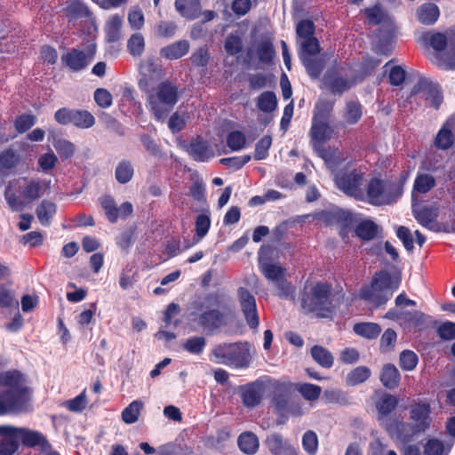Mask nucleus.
<instances>
[{"instance_id":"obj_1","label":"nucleus","mask_w":455,"mask_h":455,"mask_svg":"<svg viewBox=\"0 0 455 455\" xmlns=\"http://www.w3.org/2000/svg\"><path fill=\"white\" fill-rule=\"evenodd\" d=\"M28 398L23 375L18 371L0 374V415L20 411Z\"/></svg>"},{"instance_id":"obj_2","label":"nucleus","mask_w":455,"mask_h":455,"mask_svg":"<svg viewBox=\"0 0 455 455\" xmlns=\"http://www.w3.org/2000/svg\"><path fill=\"white\" fill-rule=\"evenodd\" d=\"M420 41L436 52L433 61L438 67L443 69H455V27L443 32H425L420 36Z\"/></svg>"},{"instance_id":"obj_3","label":"nucleus","mask_w":455,"mask_h":455,"mask_svg":"<svg viewBox=\"0 0 455 455\" xmlns=\"http://www.w3.org/2000/svg\"><path fill=\"white\" fill-rule=\"evenodd\" d=\"M331 286L328 283H306L300 293V306L306 314L314 313L317 317L327 318L334 310Z\"/></svg>"},{"instance_id":"obj_4","label":"nucleus","mask_w":455,"mask_h":455,"mask_svg":"<svg viewBox=\"0 0 455 455\" xmlns=\"http://www.w3.org/2000/svg\"><path fill=\"white\" fill-rule=\"evenodd\" d=\"M147 91V103L156 121L164 122L179 100V89L170 81Z\"/></svg>"},{"instance_id":"obj_5","label":"nucleus","mask_w":455,"mask_h":455,"mask_svg":"<svg viewBox=\"0 0 455 455\" xmlns=\"http://www.w3.org/2000/svg\"><path fill=\"white\" fill-rule=\"evenodd\" d=\"M400 283V275L392 276L387 271L381 270L374 275L370 286L362 289L361 298L377 307L384 305L398 289Z\"/></svg>"},{"instance_id":"obj_6","label":"nucleus","mask_w":455,"mask_h":455,"mask_svg":"<svg viewBox=\"0 0 455 455\" xmlns=\"http://www.w3.org/2000/svg\"><path fill=\"white\" fill-rule=\"evenodd\" d=\"M406 176L399 181L372 179L367 187L368 202L373 205L391 204L403 194Z\"/></svg>"},{"instance_id":"obj_7","label":"nucleus","mask_w":455,"mask_h":455,"mask_svg":"<svg viewBox=\"0 0 455 455\" xmlns=\"http://www.w3.org/2000/svg\"><path fill=\"white\" fill-rule=\"evenodd\" d=\"M221 298L217 293H210L205 296L204 301H194L192 303V307L196 310V312H192V315H196L197 313V317L194 320L196 321L197 324L202 327L204 330L208 331H213L219 329L224 323V315L219 309H208L211 306H217L220 304Z\"/></svg>"},{"instance_id":"obj_8","label":"nucleus","mask_w":455,"mask_h":455,"mask_svg":"<svg viewBox=\"0 0 455 455\" xmlns=\"http://www.w3.org/2000/svg\"><path fill=\"white\" fill-rule=\"evenodd\" d=\"M212 355L217 363L235 368H246L251 360L247 342L219 344L212 348Z\"/></svg>"},{"instance_id":"obj_9","label":"nucleus","mask_w":455,"mask_h":455,"mask_svg":"<svg viewBox=\"0 0 455 455\" xmlns=\"http://www.w3.org/2000/svg\"><path fill=\"white\" fill-rule=\"evenodd\" d=\"M412 94L422 93V97L429 106L437 109L443 102V97L439 84L428 77L420 76L414 84Z\"/></svg>"},{"instance_id":"obj_10","label":"nucleus","mask_w":455,"mask_h":455,"mask_svg":"<svg viewBox=\"0 0 455 455\" xmlns=\"http://www.w3.org/2000/svg\"><path fill=\"white\" fill-rule=\"evenodd\" d=\"M334 180L336 186L346 195L357 199L363 197V192L360 189L363 181L362 173L355 170L346 172H339L336 173Z\"/></svg>"},{"instance_id":"obj_11","label":"nucleus","mask_w":455,"mask_h":455,"mask_svg":"<svg viewBox=\"0 0 455 455\" xmlns=\"http://www.w3.org/2000/svg\"><path fill=\"white\" fill-rule=\"evenodd\" d=\"M380 426L387 432L389 436L402 443H408L418 432L411 423L397 419H380Z\"/></svg>"},{"instance_id":"obj_12","label":"nucleus","mask_w":455,"mask_h":455,"mask_svg":"<svg viewBox=\"0 0 455 455\" xmlns=\"http://www.w3.org/2000/svg\"><path fill=\"white\" fill-rule=\"evenodd\" d=\"M237 298L241 310L251 329H257L259 324L255 297L243 287L237 290Z\"/></svg>"},{"instance_id":"obj_13","label":"nucleus","mask_w":455,"mask_h":455,"mask_svg":"<svg viewBox=\"0 0 455 455\" xmlns=\"http://www.w3.org/2000/svg\"><path fill=\"white\" fill-rule=\"evenodd\" d=\"M265 392V382L262 379L247 383L238 387L243 404L247 408L258 406L263 398Z\"/></svg>"},{"instance_id":"obj_14","label":"nucleus","mask_w":455,"mask_h":455,"mask_svg":"<svg viewBox=\"0 0 455 455\" xmlns=\"http://www.w3.org/2000/svg\"><path fill=\"white\" fill-rule=\"evenodd\" d=\"M0 455H13L19 449V427L0 426Z\"/></svg>"},{"instance_id":"obj_15","label":"nucleus","mask_w":455,"mask_h":455,"mask_svg":"<svg viewBox=\"0 0 455 455\" xmlns=\"http://www.w3.org/2000/svg\"><path fill=\"white\" fill-rule=\"evenodd\" d=\"M92 60V54L76 49H71L61 56L62 64L72 72H79L86 68Z\"/></svg>"},{"instance_id":"obj_16","label":"nucleus","mask_w":455,"mask_h":455,"mask_svg":"<svg viewBox=\"0 0 455 455\" xmlns=\"http://www.w3.org/2000/svg\"><path fill=\"white\" fill-rule=\"evenodd\" d=\"M430 405L428 403H416L410 410V419L414 429L419 433L426 431L430 424Z\"/></svg>"},{"instance_id":"obj_17","label":"nucleus","mask_w":455,"mask_h":455,"mask_svg":"<svg viewBox=\"0 0 455 455\" xmlns=\"http://www.w3.org/2000/svg\"><path fill=\"white\" fill-rule=\"evenodd\" d=\"M272 387V405L279 413L289 411V397L292 391L291 384L275 381Z\"/></svg>"},{"instance_id":"obj_18","label":"nucleus","mask_w":455,"mask_h":455,"mask_svg":"<svg viewBox=\"0 0 455 455\" xmlns=\"http://www.w3.org/2000/svg\"><path fill=\"white\" fill-rule=\"evenodd\" d=\"M266 444L273 455H293L298 452L294 446L279 433L268 435Z\"/></svg>"},{"instance_id":"obj_19","label":"nucleus","mask_w":455,"mask_h":455,"mask_svg":"<svg viewBox=\"0 0 455 455\" xmlns=\"http://www.w3.org/2000/svg\"><path fill=\"white\" fill-rule=\"evenodd\" d=\"M141 78L139 81V86L141 90H148L150 83L158 81L163 76L161 68L151 60H148L140 66Z\"/></svg>"},{"instance_id":"obj_20","label":"nucleus","mask_w":455,"mask_h":455,"mask_svg":"<svg viewBox=\"0 0 455 455\" xmlns=\"http://www.w3.org/2000/svg\"><path fill=\"white\" fill-rule=\"evenodd\" d=\"M20 441L27 447H36L40 445L44 451L51 449V444L45 438V436L35 430H31L26 427H19Z\"/></svg>"},{"instance_id":"obj_21","label":"nucleus","mask_w":455,"mask_h":455,"mask_svg":"<svg viewBox=\"0 0 455 455\" xmlns=\"http://www.w3.org/2000/svg\"><path fill=\"white\" fill-rule=\"evenodd\" d=\"M332 129L326 121H312L310 137L314 149L331 138Z\"/></svg>"},{"instance_id":"obj_22","label":"nucleus","mask_w":455,"mask_h":455,"mask_svg":"<svg viewBox=\"0 0 455 455\" xmlns=\"http://www.w3.org/2000/svg\"><path fill=\"white\" fill-rule=\"evenodd\" d=\"M188 153L195 161L199 162H206L214 156L209 143L199 137L190 143Z\"/></svg>"},{"instance_id":"obj_23","label":"nucleus","mask_w":455,"mask_h":455,"mask_svg":"<svg viewBox=\"0 0 455 455\" xmlns=\"http://www.w3.org/2000/svg\"><path fill=\"white\" fill-rule=\"evenodd\" d=\"M454 118H449L438 132L435 139V146L442 150L449 149L453 144L452 128L454 126Z\"/></svg>"},{"instance_id":"obj_24","label":"nucleus","mask_w":455,"mask_h":455,"mask_svg":"<svg viewBox=\"0 0 455 455\" xmlns=\"http://www.w3.org/2000/svg\"><path fill=\"white\" fill-rule=\"evenodd\" d=\"M315 151L324 160L326 165L330 169L337 168L345 160L343 154L335 148H324L322 146L315 148Z\"/></svg>"},{"instance_id":"obj_25","label":"nucleus","mask_w":455,"mask_h":455,"mask_svg":"<svg viewBox=\"0 0 455 455\" xmlns=\"http://www.w3.org/2000/svg\"><path fill=\"white\" fill-rule=\"evenodd\" d=\"M189 51V43L187 40H180L160 50V55L167 60H177L185 56Z\"/></svg>"},{"instance_id":"obj_26","label":"nucleus","mask_w":455,"mask_h":455,"mask_svg":"<svg viewBox=\"0 0 455 455\" xmlns=\"http://www.w3.org/2000/svg\"><path fill=\"white\" fill-rule=\"evenodd\" d=\"M177 11L188 20H195L201 14V4L199 0H176Z\"/></svg>"},{"instance_id":"obj_27","label":"nucleus","mask_w":455,"mask_h":455,"mask_svg":"<svg viewBox=\"0 0 455 455\" xmlns=\"http://www.w3.org/2000/svg\"><path fill=\"white\" fill-rule=\"evenodd\" d=\"M400 379V372L394 364L386 363L382 367L380 381L385 387L388 389H394L397 387L399 386Z\"/></svg>"},{"instance_id":"obj_28","label":"nucleus","mask_w":455,"mask_h":455,"mask_svg":"<svg viewBox=\"0 0 455 455\" xmlns=\"http://www.w3.org/2000/svg\"><path fill=\"white\" fill-rule=\"evenodd\" d=\"M437 215L438 209L435 207L423 206L414 210V216L418 222L428 229H434Z\"/></svg>"},{"instance_id":"obj_29","label":"nucleus","mask_w":455,"mask_h":455,"mask_svg":"<svg viewBox=\"0 0 455 455\" xmlns=\"http://www.w3.org/2000/svg\"><path fill=\"white\" fill-rule=\"evenodd\" d=\"M57 211V206L54 203L43 200L36 209V214L39 220V222L43 226H49L52 222V217L55 215Z\"/></svg>"},{"instance_id":"obj_30","label":"nucleus","mask_w":455,"mask_h":455,"mask_svg":"<svg viewBox=\"0 0 455 455\" xmlns=\"http://www.w3.org/2000/svg\"><path fill=\"white\" fill-rule=\"evenodd\" d=\"M310 354L314 361L321 367L330 369L334 363L332 354L324 347L315 345L310 349Z\"/></svg>"},{"instance_id":"obj_31","label":"nucleus","mask_w":455,"mask_h":455,"mask_svg":"<svg viewBox=\"0 0 455 455\" xmlns=\"http://www.w3.org/2000/svg\"><path fill=\"white\" fill-rule=\"evenodd\" d=\"M417 16L422 24L432 25L439 17V9L435 4L427 3L418 9Z\"/></svg>"},{"instance_id":"obj_32","label":"nucleus","mask_w":455,"mask_h":455,"mask_svg":"<svg viewBox=\"0 0 455 455\" xmlns=\"http://www.w3.org/2000/svg\"><path fill=\"white\" fill-rule=\"evenodd\" d=\"M398 404L397 398L390 394H385L377 403V410L379 413L378 420L380 419H388L387 416L395 409Z\"/></svg>"},{"instance_id":"obj_33","label":"nucleus","mask_w":455,"mask_h":455,"mask_svg":"<svg viewBox=\"0 0 455 455\" xmlns=\"http://www.w3.org/2000/svg\"><path fill=\"white\" fill-rule=\"evenodd\" d=\"M240 450L249 455L256 453L259 449V440L252 432L242 433L237 440Z\"/></svg>"},{"instance_id":"obj_34","label":"nucleus","mask_w":455,"mask_h":455,"mask_svg":"<svg viewBox=\"0 0 455 455\" xmlns=\"http://www.w3.org/2000/svg\"><path fill=\"white\" fill-rule=\"evenodd\" d=\"M44 185L46 186L44 182L37 180H26L21 190L22 196L29 202L39 199L42 196Z\"/></svg>"},{"instance_id":"obj_35","label":"nucleus","mask_w":455,"mask_h":455,"mask_svg":"<svg viewBox=\"0 0 455 455\" xmlns=\"http://www.w3.org/2000/svg\"><path fill=\"white\" fill-rule=\"evenodd\" d=\"M363 116L362 105L356 100L348 101L345 107L343 118L347 124H355Z\"/></svg>"},{"instance_id":"obj_36","label":"nucleus","mask_w":455,"mask_h":455,"mask_svg":"<svg viewBox=\"0 0 455 455\" xmlns=\"http://www.w3.org/2000/svg\"><path fill=\"white\" fill-rule=\"evenodd\" d=\"M300 59L307 69V74L312 78H318L324 68L323 60L321 59L307 56L305 54H301Z\"/></svg>"},{"instance_id":"obj_37","label":"nucleus","mask_w":455,"mask_h":455,"mask_svg":"<svg viewBox=\"0 0 455 455\" xmlns=\"http://www.w3.org/2000/svg\"><path fill=\"white\" fill-rule=\"evenodd\" d=\"M378 232V226L370 220H363L355 228V235L363 241L372 240Z\"/></svg>"},{"instance_id":"obj_38","label":"nucleus","mask_w":455,"mask_h":455,"mask_svg":"<svg viewBox=\"0 0 455 455\" xmlns=\"http://www.w3.org/2000/svg\"><path fill=\"white\" fill-rule=\"evenodd\" d=\"M435 186V179L428 173H419L413 185V193L426 194Z\"/></svg>"},{"instance_id":"obj_39","label":"nucleus","mask_w":455,"mask_h":455,"mask_svg":"<svg viewBox=\"0 0 455 455\" xmlns=\"http://www.w3.org/2000/svg\"><path fill=\"white\" fill-rule=\"evenodd\" d=\"M52 143L61 158L68 159L74 156L76 147L71 141L66 139L53 137Z\"/></svg>"},{"instance_id":"obj_40","label":"nucleus","mask_w":455,"mask_h":455,"mask_svg":"<svg viewBox=\"0 0 455 455\" xmlns=\"http://www.w3.org/2000/svg\"><path fill=\"white\" fill-rule=\"evenodd\" d=\"M353 329L357 335L366 339H375L381 331L380 326L374 323H355Z\"/></svg>"},{"instance_id":"obj_41","label":"nucleus","mask_w":455,"mask_h":455,"mask_svg":"<svg viewBox=\"0 0 455 455\" xmlns=\"http://www.w3.org/2000/svg\"><path fill=\"white\" fill-rule=\"evenodd\" d=\"M371 376V370L366 366H358L352 370L346 377L348 386H355L367 380Z\"/></svg>"},{"instance_id":"obj_42","label":"nucleus","mask_w":455,"mask_h":455,"mask_svg":"<svg viewBox=\"0 0 455 455\" xmlns=\"http://www.w3.org/2000/svg\"><path fill=\"white\" fill-rule=\"evenodd\" d=\"M122 23V16L116 14L110 17L106 25V34L108 41L116 42L119 39Z\"/></svg>"},{"instance_id":"obj_43","label":"nucleus","mask_w":455,"mask_h":455,"mask_svg":"<svg viewBox=\"0 0 455 455\" xmlns=\"http://www.w3.org/2000/svg\"><path fill=\"white\" fill-rule=\"evenodd\" d=\"M143 403L139 400L132 402L122 412V419L126 424H133L139 419Z\"/></svg>"},{"instance_id":"obj_44","label":"nucleus","mask_w":455,"mask_h":455,"mask_svg":"<svg viewBox=\"0 0 455 455\" xmlns=\"http://www.w3.org/2000/svg\"><path fill=\"white\" fill-rule=\"evenodd\" d=\"M277 106L276 96L273 92H264L258 97L257 107L265 113L273 112Z\"/></svg>"},{"instance_id":"obj_45","label":"nucleus","mask_w":455,"mask_h":455,"mask_svg":"<svg viewBox=\"0 0 455 455\" xmlns=\"http://www.w3.org/2000/svg\"><path fill=\"white\" fill-rule=\"evenodd\" d=\"M95 118L87 110L76 109L72 124L80 129H88L94 125Z\"/></svg>"},{"instance_id":"obj_46","label":"nucleus","mask_w":455,"mask_h":455,"mask_svg":"<svg viewBox=\"0 0 455 455\" xmlns=\"http://www.w3.org/2000/svg\"><path fill=\"white\" fill-rule=\"evenodd\" d=\"M134 170L130 161L124 160L116 168L115 177L121 184H126L133 176Z\"/></svg>"},{"instance_id":"obj_47","label":"nucleus","mask_w":455,"mask_h":455,"mask_svg":"<svg viewBox=\"0 0 455 455\" xmlns=\"http://www.w3.org/2000/svg\"><path fill=\"white\" fill-rule=\"evenodd\" d=\"M262 272L267 279L275 283L284 278L286 270L278 264L266 263L262 266Z\"/></svg>"},{"instance_id":"obj_48","label":"nucleus","mask_w":455,"mask_h":455,"mask_svg":"<svg viewBox=\"0 0 455 455\" xmlns=\"http://www.w3.org/2000/svg\"><path fill=\"white\" fill-rule=\"evenodd\" d=\"M333 108V104L327 100H319L314 109V116L312 121H326Z\"/></svg>"},{"instance_id":"obj_49","label":"nucleus","mask_w":455,"mask_h":455,"mask_svg":"<svg viewBox=\"0 0 455 455\" xmlns=\"http://www.w3.org/2000/svg\"><path fill=\"white\" fill-rule=\"evenodd\" d=\"M206 346V339L203 336H194L188 339L182 347L188 353L193 355H200L203 353Z\"/></svg>"},{"instance_id":"obj_50","label":"nucleus","mask_w":455,"mask_h":455,"mask_svg":"<svg viewBox=\"0 0 455 455\" xmlns=\"http://www.w3.org/2000/svg\"><path fill=\"white\" fill-rule=\"evenodd\" d=\"M275 49L272 43L268 40L260 42L257 46V56L261 63L268 64L275 56Z\"/></svg>"},{"instance_id":"obj_51","label":"nucleus","mask_w":455,"mask_h":455,"mask_svg":"<svg viewBox=\"0 0 455 455\" xmlns=\"http://www.w3.org/2000/svg\"><path fill=\"white\" fill-rule=\"evenodd\" d=\"M225 51L228 55L235 56L243 50V41L237 33L229 34L224 44Z\"/></svg>"},{"instance_id":"obj_52","label":"nucleus","mask_w":455,"mask_h":455,"mask_svg":"<svg viewBox=\"0 0 455 455\" xmlns=\"http://www.w3.org/2000/svg\"><path fill=\"white\" fill-rule=\"evenodd\" d=\"M303 450L308 455H315L318 451V437L313 430H307L302 436Z\"/></svg>"},{"instance_id":"obj_53","label":"nucleus","mask_w":455,"mask_h":455,"mask_svg":"<svg viewBox=\"0 0 455 455\" xmlns=\"http://www.w3.org/2000/svg\"><path fill=\"white\" fill-rule=\"evenodd\" d=\"M127 48L133 57H140L145 49V40L140 33L132 35L127 42Z\"/></svg>"},{"instance_id":"obj_54","label":"nucleus","mask_w":455,"mask_h":455,"mask_svg":"<svg viewBox=\"0 0 455 455\" xmlns=\"http://www.w3.org/2000/svg\"><path fill=\"white\" fill-rule=\"evenodd\" d=\"M297 390L307 401H315L318 399L322 392L321 387L310 383L298 385Z\"/></svg>"},{"instance_id":"obj_55","label":"nucleus","mask_w":455,"mask_h":455,"mask_svg":"<svg viewBox=\"0 0 455 455\" xmlns=\"http://www.w3.org/2000/svg\"><path fill=\"white\" fill-rule=\"evenodd\" d=\"M100 202L108 220L111 223L116 222L118 214L116 213L117 206L115 203V200L109 196H105L100 199Z\"/></svg>"},{"instance_id":"obj_56","label":"nucleus","mask_w":455,"mask_h":455,"mask_svg":"<svg viewBox=\"0 0 455 455\" xmlns=\"http://www.w3.org/2000/svg\"><path fill=\"white\" fill-rule=\"evenodd\" d=\"M418 355L411 350H403L400 354L399 364L404 371H412L418 364Z\"/></svg>"},{"instance_id":"obj_57","label":"nucleus","mask_w":455,"mask_h":455,"mask_svg":"<svg viewBox=\"0 0 455 455\" xmlns=\"http://www.w3.org/2000/svg\"><path fill=\"white\" fill-rule=\"evenodd\" d=\"M275 286L276 288V295L281 299H295L294 292L295 288L294 286L289 283L285 278L282 279L281 281L275 283Z\"/></svg>"},{"instance_id":"obj_58","label":"nucleus","mask_w":455,"mask_h":455,"mask_svg":"<svg viewBox=\"0 0 455 455\" xmlns=\"http://www.w3.org/2000/svg\"><path fill=\"white\" fill-rule=\"evenodd\" d=\"M246 144V137L240 131H233L228 133L227 138V145L233 151H238L244 148Z\"/></svg>"},{"instance_id":"obj_59","label":"nucleus","mask_w":455,"mask_h":455,"mask_svg":"<svg viewBox=\"0 0 455 455\" xmlns=\"http://www.w3.org/2000/svg\"><path fill=\"white\" fill-rule=\"evenodd\" d=\"M211 227V219L209 214L202 213L196 217V234L197 241L201 240L206 235Z\"/></svg>"},{"instance_id":"obj_60","label":"nucleus","mask_w":455,"mask_h":455,"mask_svg":"<svg viewBox=\"0 0 455 455\" xmlns=\"http://www.w3.org/2000/svg\"><path fill=\"white\" fill-rule=\"evenodd\" d=\"M272 144V138L269 135H266L261 138L255 146L254 159L263 160L268 155V149Z\"/></svg>"},{"instance_id":"obj_61","label":"nucleus","mask_w":455,"mask_h":455,"mask_svg":"<svg viewBox=\"0 0 455 455\" xmlns=\"http://www.w3.org/2000/svg\"><path fill=\"white\" fill-rule=\"evenodd\" d=\"M19 302L15 299L14 292L4 284H0V307H18Z\"/></svg>"},{"instance_id":"obj_62","label":"nucleus","mask_w":455,"mask_h":455,"mask_svg":"<svg viewBox=\"0 0 455 455\" xmlns=\"http://www.w3.org/2000/svg\"><path fill=\"white\" fill-rule=\"evenodd\" d=\"M140 142L144 148L152 156L156 157H160L162 156L160 146L151 136L148 134H142L140 136Z\"/></svg>"},{"instance_id":"obj_63","label":"nucleus","mask_w":455,"mask_h":455,"mask_svg":"<svg viewBox=\"0 0 455 455\" xmlns=\"http://www.w3.org/2000/svg\"><path fill=\"white\" fill-rule=\"evenodd\" d=\"M94 100L102 108H108L112 105V94L104 88H98L94 92Z\"/></svg>"},{"instance_id":"obj_64","label":"nucleus","mask_w":455,"mask_h":455,"mask_svg":"<svg viewBox=\"0 0 455 455\" xmlns=\"http://www.w3.org/2000/svg\"><path fill=\"white\" fill-rule=\"evenodd\" d=\"M296 33L299 37L304 39L315 37L313 36L315 33V25L313 21L309 20H303L299 21L296 28Z\"/></svg>"}]
</instances>
